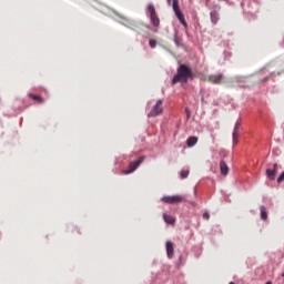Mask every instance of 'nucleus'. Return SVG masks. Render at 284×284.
<instances>
[{
	"label": "nucleus",
	"mask_w": 284,
	"mask_h": 284,
	"mask_svg": "<svg viewBox=\"0 0 284 284\" xmlns=\"http://www.w3.org/2000/svg\"><path fill=\"white\" fill-rule=\"evenodd\" d=\"M194 79V73L192 72V68L186 64H181L178 68V73L173 77L172 83L173 85L176 83H187V81H192Z\"/></svg>",
	"instance_id": "f257e3e1"
},
{
	"label": "nucleus",
	"mask_w": 284,
	"mask_h": 284,
	"mask_svg": "<svg viewBox=\"0 0 284 284\" xmlns=\"http://www.w3.org/2000/svg\"><path fill=\"white\" fill-rule=\"evenodd\" d=\"M148 12L153 28H159V26H161V19H159V16L156 14V8H154V4L148 6Z\"/></svg>",
	"instance_id": "f03ea898"
},
{
	"label": "nucleus",
	"mask_w": 284,
	"mask_h": 284,
	"mask_svg": "<svg viewBox=\"0 0 284 284\" xmlns=\"http://www.w3.org/2000/svg\"><path fill=\"white\" fill-rule=\"evenodd\" d=\"M163 114V100H158L148 113L149 119H154Z\"/></svg>",
	"instance_id": "7ed1b4c3"
},
{
	"label": "nucleus",
	"mask_w": 284,
	"mask_h": 284,
	"mask_svg": "<svg viewBox=\"0 0 284 284\" xmlns=\"http://www.w3.org/2000/svg\"><path fill=\"white\" fill-rule=\"evenodd\" d=\"M162 203H168L170 205H174L176 203H183L185 201V197L182 195H166L161 199Z\"/></svg>",
	"instance_id": "20e7f679"
},
{
	"label": "nucleus",
	"mask_w": 284,
	"mask_h": 284,
	"mask_svg": "<svg viewBox=\"0 0 284 284\" xmlns=\"http://www.w3.org/2000/svg\"><path fill=\"white\" fill-rule=\"evenodd\" d=\"M145 160L144 156L139 158L138 161L131 162L129 164V169L124 170L122 173L123 174H132V172H135L139 169V165H141V163H143V161Z\"/></svg>",
	"instance_id": "39448f33"
},
{
	"label": "nucleus",
	"mask_w": 284,
	"mask_h": 284,
	"mask_svg": "<svg viewBox=\"0 0 284 284\" xmlns=\"http://www.w3.org/2000/svg\"><path fill=\"white\" fill-rule=\"evenodd\" d=\"M206 81H209V83H213L214 85H221V83H223V73L211 74L206 78Z\"/></svg>",
	"instance_id": "423d86ee"
},
{
	"label": "nucleus",
	"mask_w": 284,
	"mask_h": 284,
	"mask_svg": "<svg viewBox=\"0 0 284 284\" xmlns=\"http://www.w3.org/2000/svg\"><path fill=\"white\" fill-rule=\"evenodd\" d=\"M276 172H278V164H274L273 169L266 170L267 179H270V181H274V179H276Z\"/></svg>",
	"instance_id": "0eeeda50"
},
{
	"label": "nucleus",
	"mask_w": 284,
	"mask_h": 284,
	"mask_svg": "<svg viewBox=\"0 0 284 284\" xmlns=\"http://www.w3.org/2000/svg\"><path fill=\"white\" fill-rule=\"evenodd\" d=\"M165 247L168 258H172L174 256V243L172 241H166Z\"/></svg>",
	"instance_id": "6e6552de"
},
{
	"label": "nucleus",
	"mask_w": 284,
	"mask_h": 284,
	"mask_svg": "<svg viewBox=\"0 0 284 284\" xmlns=\"http://www.w3.org/2000/svg\"><path fill=\"white\" fill-rule=\"evenodd\" d=\"M143 28H145V24L143 23H132L130 26V29L133 30V32H136L138 34H141L143 32Z\"/></svg>",
	"instance_id": "1a4fd4ad"
},
{
	"label": "nucleus",
	"mask_w": 284,
	"mask_h": 284,
	"mask_svg": "<svg viewBox=\"0 0 284 284\" xmlns=\"http://www.w3.org/2000/svg\"><path fill=\"white\" fill-rule=\"evenodd\" d=\"M220 169H221V174H223V176H227L230 172V168H227V163H225V161L222 160L220 162Z\"/></svg>",
	"instance_id": "9d476101"
},
{
	"label": "nucleus",
	"mask_w": 284,
	"mask_h": 284,
	"mask_svg": "<svg viewBox=\"0 0 284 284\" xmlns=\"http://www.w3.org/2000/svg\"><path fill=\"white\" fill-rule=\"evenodd\" d=\"M163 220L168 225H174V223H176V220L174 219V216L169 215L166 213L163 214Z\"/></svg>",
	"instance_id": "9b49d317"
},
{
	"label": "nucleus",
	"mask_w": 284,
	"mask_h": 284,
	"mask_svg": "<svg viewBox=\"0 0 284 284\" xmlns=\"http://www.w3.org/2000/svg\"><path fill=\"white\" fill-rule=\"evenodd\" d=\"M199 143V138L196 136H190L187 140H186V145L187 148H194V145Z\"/></svg>",
	"instance_id": "f8f14e48"
},
{
	"label": "nucleus",
	"mask_w": 284,
	"mask_h": 284,
	"mask_svg": "<svg viewBox=\"0 0 284 284\" xmlns=\"http://www.w3.org/2000/svg\"><path fill=\"white\" fill-rule=\"evenodd\" d=\"M175 16L179 19L180 23H182L184 28H187V22L185 21V17L183 16V13H175Z\"/></svg>",
	"instance_id": "ddd939ff"
},
{
	"label": "nucleus",
	"mask_w": 284,
	"mask_h": 284,
	"mask_svg": "<svg viewBox=\"0 0 284 284\" xmlns=\"http://www.w3.org/2000/svg\"><path fill=\"white\" fill-rule=\"evenodd\" d=\"M175 16L179 19L180 23H182L184 28H187V22L185 21V17L183 16V13H175Z\"/></svg>",
	"instance_id": "4468645a"
},
{
	"label": "nucleus",
	"mask_w": 284,
	"mask_h": 284,
	"mask_svg": "<svg viewBox=\"0 0 284 284\" xmlns=\"http://www.w3.org/2000/svg\"><path fill=\"white\" fill-rule=\"evenodd\" d=\"M239 139V123L235 124L234 131H233V143H239L236 141Z\"/></svg>",
	"instance_id": "2eb2a0df"
},
{
	"label": "nucleus",
	"mask_w": 284,
	"mask_h": 284,
	"mask_svg": "<svg viewBox=\"0 0 284 284\" xmlns=\"http://www.w3.org/2000/svg\"><path fill=\"white\" fill-rule=\"evenodd\" d=\"M211 21L214 24L219 23V12H216V11L211 12Z\"/></svg>",
	"instance_id": "dca6fc26"
},
{
	"label": "nucleus",
	"mask_w": 284,
	"mask_h": 284,
	"mask_svg": "<svg viewBox=\"0 0 284 284\" xmlns=\"http://www.w3.org/2000/svg\"><path fill=\"white\" fill-rule=\"evenodd\" d=\"M260 212L262 221H265L267 219V209L265 206H261Z\"/></svg>",
	"instance_id": "f3484780"
},
{
	"label": "nucleus",
	"mask_w": 284,
	"mask_h": 284,
	"mask_svg": "<svg viewBox=\"0 0 284 284\" xmlns=\"http://www.w3.org/2000/svg\"><path fill=\"white\" fill-rule=\"evenodd\" d=\"M281 74V72H272L270 73L267 77H265L263 80H262V83H265V81H270V79H274V77H278Z\"/></svg>",
	"instance_id": "a211bd4d"
},
{
	"label": "nucleus",
	"mask_w": 284,
	"mask_h": 284,
	"mask_svg": "<svg viewBox=\"0 0 284 284\" xmlns=\"http://www.w3.org/2000/svg\"><path fill=\"white\" fill-rule=\"evenodd\" d=\"M173 12H175V14L181 13V8L179 7V0H173Z\"/></svg>",
	"instance_id": "6ab92c4d"
},
{
	"label": "nucleus",
	"mask_w": 284,
	"mask_h": 284,
	"mask_svg": "<svg viewBox=\"0 0 284 284\" xmlns=\"http://www.w3.org/2000/svg\"><path fill=\"white\" fill-rule=\"evenodd\" d=\"M29 97L30 99H32L33 101H37L38 103H43V98H41V95H34L30 93Z\"/></svg>",
	"instance_id": "aec40b11"
},
{
	"label": "nucleus",
	"mask_w": 284,
	"mask_h": 284,
	"mask_svg": "<svg viewBox=\"0 0 284 284\" xmlns=\"http://www.w3.org/2000/svg\"><path fill=\"white\" fill-rule=\"evenodd\" d=\"M189 175H190V171H187V170L181 171V179H187Z\"/></svg>",
	"instance_id": "412c9836"
},
{
	"label": "nucleus",
	"mask_w": 284,
	"mask_h": 284,
	"mask_svg": "<svg viewBox=\"0 0 284 284\" xmlns=\"http://www.w3.org/2000/svg\"><path fill=\"white\" fill-rule=\"evenodd\" d=\"M149 45H150V48H152V49L156 48V40L151 39V40L149 41Z\"/></svg>",
	"instance_id": "4be33fe9"
},
{
	"label": "nucleus",
	"mask_w": 284,
	"mask_h": 284,
	"mask_svg": "<svg viewBox=\"0 0 284 284\" xmlns=\"http://www.w3.org/2000/svg\"><path fill=\"white\" fill-rule=\"evenodd\" d=\"M203 219H206V221H210V213L207 212L203 213Z\"/></svg>",
	"instance_id": "5701e85b"
},
{
	"label": "nucleus",
	"mask_w": 284,
	"mask_h": 284,
	"mask_svg": "<svg viewBox=\"0 0 284 284\" xmlns=\"http://www.w3.org/2000/svg\"><path fill=\"white\" fill-rule=\"evenodd\" d=\"M185 112H186V116H187V119H190V116H191V114H190V109H189V108H186V109H185Z\"/></svg>",
	"instance_id": "b1692460"
},
{
	"label": "nucleus",
	"mask_w": 284,
	"mask_h": 284,
	"mask_svg": "<svg viewBox=\"0 0 284 284\" xmlns=\"http://www.w3.org/2000/svg\"><path fill=\"white\" fill-rule=\"evenodd\" d=\"M265 69H263L262 71H260V74H265Z\"/></svg>",
	"instance_id": "393cba45"
},
{
	"label": "nucleus",
	"mask_w": 284,
	"mask_h": 284,
	"mask_svg": "<svg viewBox=\"0 0 284 284\" xmlns=\"http://www.w3.org/2000/svg\"><path fill=\"white\" fill-rule=\"evenodd\" d=\"M169 6H172V0H166Z\"/></svg>",
	"instance_id": "a878e982"
},
{
	"label": "nucleus",
	"mask_w": 284,
	"mask_h": 284,
	"mask_svg": "<svg viewBox=\"0 0 284 284\" xmlns=\"http://www.w3.org/2000/svg\"><path fill=\"white\" fill-rule=\"evenodd\" d=\"M265 284H272V282H266Z\"/></svg>",
	"instance_id": "bb28decb"
},
{
	"label": "nucleus",
	"mask_w": 284,
	"mask_h": 284,
	"mask_svg": "<svg viewBox=\"0 0 284 284\" xmlns=\"http://www.w3.org/2000/svg\"><path fill=\"white\" fill-rule=\"evenodd\" d=\"M229 284H234V282H230Z\"/></svg>",
	"instance_id": "cd10ccee"
}]
</instances>
